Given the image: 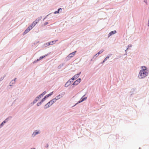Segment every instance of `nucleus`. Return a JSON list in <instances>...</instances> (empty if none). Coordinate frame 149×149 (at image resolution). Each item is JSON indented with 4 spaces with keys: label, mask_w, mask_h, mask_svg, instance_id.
Here are the masks:
<instances>
[{
    "label": "nucleus",
    "mask_w": 149,
    "mask_h": 149,
    "mask_svg": "<svg viewBox=\"0 0 149 149\" xmlns=\"http://www.w3.org/2000/svg\"><path fill=\"white\" fill-rule=\"evenodd\" d=\"M148 74V71L141 70L139 72L138 77L140 79L143 78L147 76Z\"/></svg>",
    "instance_id": "1"
},
{
    "label": "nucleus",
    "mask_w": 149,
    "mask_h": 149,
    "mask_svg": "<svg viewBox=\"0 0 149 149\" xmlns=\"http://www.w3.org/2000/svg\"><path fill=\"white\" fill-rule=\"evenodd\" d=\"M55 102H56V100L54 99H52L45 105V108L47 109L48 108Z\"/></svg>",
    "instance_id": "2"
},
{
    "label": "nucleus",
    "mask_w": 149,
    "mask_h": 149,
    "mask_svg": "<svg viewBox=\"0 0 149 149\" xmlns=\"http://www.w3.org/2000/svg\"><path fill=\"white\" fill-rule=\"evenodd\" d=\"M81 80L80 78H79L75 81L73 84V85H78L81 81Z\"/></svg>",
    "instance_id": "3"
},
{
    "label": "nucleus",
    "mask_w": 149,
    "mask_h": 149,
    "mask_svg": "<svg viewBox=\"0 0 149 149\" xmlns=\"http://www.w3.org/2000/svg\"><path fill=\"white\" fill-rule=\"evenodd\" d=\"M37 23V22L34 21L29 27H30V28H31V29Z\"/></svg>",
    "instance_id": "4"
},
{
    "label": "nucleus",
    "mask_w": 149,
    "mask_h": 149,
    "mask_svg": "<svg viewBox=\"0 0 149 149\" xmlns=\"http://www.w3.org/2000/svg\"><path fill=\"white\" fill-rule=\"evenodd\" d=\"M76 51H75V52H73L72 53L70 54L69 55L68 57H70V58H71L73 57L75 55Z\"/></svg>",
    "instance_id": "5"
},
{
    "label": "nucleus",
    "mask_w": 149,
    "mask_h": 149,
    "mask_svg": "<svg viewBox=\"0 0 149 149\" xmlns=\"http://www.w3.org/2000/svg\"><path fill=\"white\" fill-rule=\"evenodd\" d=\"M31 29V28L30 27H28L27 28L26 30L24 32V34H26L27 33L29 32Z\"/></svg>",
    "instance_id": "6"
},
{
    "label": "nucleus",
    "mask_w": 149,
    "mask_h": 149,
    "mask_svg": "<svg viewBox=\"0 0 149 149\" xmlns=\"http://www.w3.org/2000/svg\"><path fill=\"white\" fill-rule=\"evenodd\" d=\"M116 31H111L109 34V37L110 36H111V35H113V34H115V33H116Z\"/></svg>",
    "instance_id": "7"
},
{
    "label": "nucleus",
    "mask_w": 149,
    "mask_h": 149,
    "mask_svg": "<svg viewBox=\"0 0 149 149\" xmlns=\"http://www.w3.org/2000/svg\"><path fill=\"white\" fill-rule=\"evenodd\" d=\"M71 84V81L70 80L68 81L65 84V87H67Z\"/></svg>",
    "instance_id": "8"
},
{
    "label": "nucleus",
    "mask_w": 149,
    "mask_h": 149,
    "mask_svg": "<svg viewBox=\"0 0 149 149\" xmlns=\"http://www.w3.org/2000/svg\"><path fill=\"white\" fill-rule=\"evenodd\" d=\"M61 97V95H59L58 96L56 97V98H54V99L56 100V101L57 100H58L59 99H60Z\"/></svg>",
    "instance_id": "9"
},
{
    "label": "nucleus",
    "mask_w": 149,
    "mask_h": 149,
    "mask_svg": "<svg viewBox=\"0 0 149 149\" xmlns=\"http://www.w3.org/2000/svg\"><path fill=\"white\" fill-rule=\"evenodd\" d=\"M80 72L79 73V74H75L73 77H74V78L76 79H77V78H78L79 77V75H80Z\"/></svg>",
    "instance_id": "10"
},
{
    "label": "nucleus",
    "mask_w": 149,
    "mask_h": 149,
    "mask_svg": "<svg viewBox=\"0 0 149 149\" xmlns=\"http://www.w3.org/2000/svg\"><path fill=\"white\" fill-rule=\"evenodd\" d=\"M47 55H45V56H41L39 58V59H38L37 60V61H39L40 60H41V59H42V58H44V57H45Z\"/></svg>",
    "instance_id": "11"
},
{
    "label": "nucleus",
    "mask_w": 149,
    "mask_h": 149,
    "mask_svg": "<svg viewBox=\"0 0 149 149\" xmlns=\"http://www.w3.org/2000/svg\"><path fill=\"white\" fill-rule=\"evenodd\" d=\"M49 95H46L45 97L43 98L42 99V102H43L45 100V99L46 98H47L48 97H49Z\"/></svg>",
    "instance_id": "12"
},
{
    "label": "nucleus",
    "mask_w": 149,
    "mask_h": 149,
    "mask_svg": "<svg viewBox=\"0 0 149 149\" xmlns=\"http://www.w3.org/2000/svg\"><path fill=\"white\" fill-rule=\"evenodd\" d=\"M7 119H6L4 121H3L0 125V126H2L4 123H5L7 121Z\"/></svg>",
    "instance_id": "13"
},
{
    "label": "nucleus",
    "mask_w": 149,
    "mask_h": 149,
    "mask_svg": "<svg viewBox=\"0 0 149 149\" xmlns=\"http://www.w3.org/2000/svg\"><path fill=\"white\" fill-rule=\"evenodd\" d=\"M141 68L142 69V70H144L147 71V68L145 66H142L141 67Z\"/></svg>",
    "instance_id": "14"
},
{
    "label": "nucleus",
    "mask_w": 149,
    "mask_h": 149,
    "mask_svg": "<svg viewBox=\"0 0 149 149\" xmlns=\"http://www.w3.org/2000/svg\"><path fill=\"white\" fill-rule=\"evenodd\" d=\"M87 98L86 97H84V98H83L81 100L79 101L77 103V104H78V103H80L82 102H83L84 100H86Z\"/></svg>",
    "instance_id": "15"
},
{
    "label": "nucleus",
    "mask_w": 149,
    "mask_h": 149,
    "mask_svg": "<svg viewBox=\"0 0 149 149\" xmlns=\"http://www.w3.org/2000/svg\"><path fill=\"white\" fill-rule=\"evenodd\" d=\"M39 133V132H37V131H35L34 132L33 134V135L34 136H35L36 134H37Z\"/></svg>",
    "instance_id": "16"
},
{
    "label": "nucleus",
    "mask_w": 149,
    "mask_h": 149,
    "mask_svg": "<svg viewBox=\"0 0 149 149\" xmlns=\"http://www.w3.org/2000/svg\"><path fill=\"white\" fill-rule=\"evenodd\" d=\"M60 10H62V9L61 8H60L58 9V10L57 11H55L54 13L55 14L59 13V11H60Z\"/></svg>",
    "instance_id": "17"
},
{
    "label": "nucleus",
    "mask_w": 149,
    "mask_h": 149,
    "mask_svg": "<svg viewBox=\"0 0 149 149\" xmlns=\"http://www.w3.org/2000/svg\"><path fill=\"white\" fill-rule=\"evenodd\" d=\"M46 93V92L45 91L39 95V97H41V95L43 96Z\"/></svg>",
    "instance_id": "18"
},
{
    "label": "nucleus",
    "mask_w": 149,
    "mask_h": 149,
    "mask_svg": "<svg viewBox=\"0 0 149 149\" xmlns=\"http://www.w3.org/2000/svg\"><path fill=\"white\" fill-rule=\"evenodd\" d=\"M40 97L39 96L37 97L36 98V100H35V102H36L37 101H38V100L40 99Z\"/></svg>",
    "instance_id": "19"
},
{
    "label": "nucleus",
    "mask_w": 149,
    "mask_h": 149,
    "mask_svg": "<svg viewBox=\"0 0 149 149\" xmlns=\"http://www.w3.org/2000/svg\"><path fill=\"white\" fill-rule=\"evenodd\" d=\"M103 52V50H101L98 53V54L99 55L100 54L102 53Z\"/></svg>",
    "instance_id": "20"
},
{
    "label": "nucleus",
    "mask_w": 149,
    "mask_h": 149,
    "mask_svg": "<svg viewBox=\"0 0 149 149\" xmlns=\"http://www.w3.org/2000/svg\"><path fill=\"white\" fill-rule=\"evenodd\" d=\"M42 102H42V101H41L40 102L38 103L37 104V106H39L41 104V103H42Z\"/></svg>",
    "instance_id": "21"
},
{
    "label": "nucleus",
    "mask_w": 149,
    "mask_h": 149,
    "mask_svg": "<svg viewBox=\"0 0 149 149\" xmlns=\"http://www.w3.org/2000/svg\"><path fill=\"white\" fill-rule=\"evenodd\" d=\"M56 41H57V40L53 41L52 42H51V43H53V44L54 43L56 42Z\"/></svg>",
    "instance_id": "22"
},
{
    "label": "nucleus",
    "mask_w": 149,
    "mask_h": 149,
    "mask_svg": "<svg viewBox=\"0 0 149 149\" xmlns=\"http://www.w3.org/2000/svg\"><path fill=\"white\" fill-rule=\"evenodd\" d=\"M48 45H53V43H51V42H49L47 43Z\"/></svg>",
    "instance_id": "23"
},
{
    "label": "nucleus",
    "mask_w": 149,
    "mask_h": 149,
    "mask_svg": "<svg viewBox=\"0 0 149 149\" xmlns=\"http://www.w3.org/2000/svg\"><path fill=\"white\" fill-rule=\"evenodd\" d=\"M109 58V56H107L104 59V61H106L107 59Z\"/></svg>",
    "instance_id": "24"
},
{
    "label": "nucleus",
    "mask_w": 149,
    "mask_h": 149,
    "mask_svg": "<svg viewBox=\"0 0 149 149\" xmlns=\"http://www.w3.org/2000/svg\"><path fill=\"white\" fill-rule=\"evenodd\" d=\"M53 92H51L49 94H48L49 96H50L52 95Z\"/></svg>",
    "instance_id": "25"
},
{
    "label": "nucleus",
    "mask_w": 149,
    "mask_h": 149,
    "mask_svg": "<svg viewBox=\"0 0 149 149\" xmlns=\"http://www.w3.org/2000/svg\"><path fill=\"white\" fill-rule=\"evenodd\" d=\"M75 79L74 78V77H73L72 78H71V79L72 80H74Z\"/></svg>",
    "instance_id": "26"
},
{
    "label": "nucleus",
    "mask_w": 149,
    "mask_h": 149,
    "mask_svg": "<svg viewBox=\"0 0 149 149\" xmlns=\"http://www.w3.org/2000/svg\"><path fill=\"white\" fill-rule=\"evenodd\" d=\"M99 54H98V53H97V54H95V56H96V57H97V56L98 55H99Z\"/></svg>",
    "instance_id": "27"
},
{
    "label": "nucleus",
    "mask_w": 149,
    "mask_h": 149,
    "mask_svg": "<svg viewBox=\"0 0 149 149\" xmlns=\"http://www.w3.org/2000/svg\"><path fill=\"white\" fill-rule=\"evenodd\" d=\"M38 21H39V20H38L37 19H36V21L35 22H37V23H38Z\"/></svg>",
    "instance_id": "28"
},
{
    "label": "nucleus",
    "mask_w": 149,
    "mask_h": 149,
    "mask_svg": "<svg viewBox=\"0 0 149 149\" xmlns=\"http://www.w3.org/2000/svg\"><path fill=\"white\" fill-rule=\"evenodd\" d=\"M106 61H104V60L103 61V63H104Z\"/></svg>",
    "instance_id": "29"
},
{
    "label": "nucleus",
    "mask_w": 149,
    "mask_h": 149,
    "mask_svg": "<svg viewBox=\"0 0 149 149\" xmlns=\"http://www.w3.org/2000/svg\"><path fill=\"white\" fill-rule=\"evenodd\" d=\"M50 104H47V106H48V105H50Z\"/></svg>",
    "instance_id": "30"
},
{
    "label": "nucleus",
    "mask_w": 149,
    "mask_h": 149,
    "mask_svg": "<svg viewBox=\"0 0 149 149\" xmlns=\"http://www.w3.org/2000/svg\"><path fill=\"white\" fill-rule=\"evenodd\" d=\"M42 96H42V95H41V97H42Z\"/></svg>",
    "instance_id": "31"
}]
</instances>
